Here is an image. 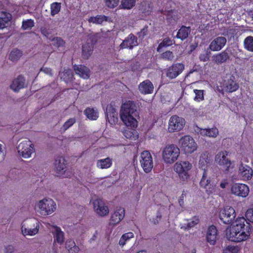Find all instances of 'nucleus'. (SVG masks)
Masks as SVG:
<instances>
[{
    "label": "nucleus",
    "mask_w": 253,
    "mask_h": 253,
    "mask_svg": "<svg viewBox=\"0 0 253 253\" xmlns=\"http://www.w3.org/2000/svg\"><path fill=\"white\" fill-rule=\"evenodd\" d=\"M245 216L247 219L244 217H238L233 225L226 228L225 235L229 241L241 243L250 238L252 226L247 220L253 223V209H248Z\"/></svg>",
    "instance_id": "f257e3e1"
},
{
    "label": "nucleus",
    "mask_w": 253,
    "mask_h": 253,
    "mask_svg": "<svg viewBox=\"0 0 253 253\" xmlns=\"http://www.w3.org/2000/svg\"><path fill=\"white\" fill-rule=\"evenodd\" d=\"M120 117L126 126L133 128L137 126V119L139 118V113L133 101H126L122 104Z\"/></svg>",
    "instance_id": "f03ea898"
},
{
    "label": "nucleus",
    "mask_w": 253,
    "mask_h": 253,
    "mask_svg": "<svg viewBox=\"0 0 253 253\" xmlns=\"http://www.w3.org/2000/svg\"><path fill=\"white\" fill-rule=\"evenodd\" d=\"M180 150L174 144L166 146L162 152V157L164 162L167 164H173L179 157Z\"/></svg>",
    "instance_id": "7ed1b4c3"
},
{
    "label": "nucleus",
    "mask_w": 253,
    "mask_h": 253,
    "mask_svg": "<svg viewBox=\"0 0 253 253\" xmlns=\"http://www.w3.org/2000/svg\"><path fill=\"white\" fill-rule=\"evenodd\" d=\"M35 208L41 214L46 215L55 211L56 205L52 199L44 198L36 204Z\"/></svg>",
    "instance_id": "20e7f679"
},
{
    "label": "nucleus",
    "mask_w": 253,
    "mask_h": 253,
    "mask_svg": "<svg viewBox=\"0 0 253 253\" xmlns=\"http://www.w3.org/2000/svg\"><path fill=\"white\" fill-rule=\"evenodd\" d=\"M40 223L36 218H30L22 226V231L24 235L33 236L39 231Z\"/></svg>",
    "instance_id": "39448f33"
},
{
    "label": "nucleus",
    "mask_w": 253,
    "mask_h": 253,
    "mask_svg": "<svg viewBox=\"0 0 253 253\" xmlns=\"http://www.w3.org/2000/svg\"><path fill=\"white\" fill-rule=\"evenodd\" d=\"M192 168V164L188 161H180L174 165V170L179 178L183 181L189 178V171Z\"/></svg>",
    "instance_id": "423d86ee"
},
{
    "label": "nucleus",
    "mask_w": 253,
    "mask_h": 253,
    "mask_svg": "<svg viewBox=\"0 0 253 253\" xmlns=\"http://www.w3.org/2000/svg\"><path fill=\"white\" fill-rule=\"evenodd\" d=\"M180 148L185 154H191L197 150V145L194 139L190 135L182 137L179 141Z\"/></svg>",
    "instance_id": "0eeeda50"
},
{
    "label": "nucleus",
    "mask_w": 253,
    "mask_h": 253,
    "mask_svg": "<svg viewBox=\"0 0 253 253\" xmlns=\"http://www.w3.org/2000/svg\"><path fill=\"white\" fill-rule=\"evenodd\" d=\"M236 214L234 208L226 206L221 210L219 213V217L221 221L225 224L231 223L235 219Z\"/></svg>",
    "instance_id": "6e6552de"
},
{
    "label": "nucleus",
    "mask_w": 253,
    "mask_h": 253,
    "mask_svg": "<svg viewBox=\"0 0 253 253\" xmlns=\"http://www.w3.org/2000/svg\"><path fill=\"white\" fill-rule=\"evenodd\" d=\"M228 152L226 151L219 152L215 157V162L225 171H229L231 168V162L227 157Z\"/></svg>",
    "instance_id": "1a4fd4ad"
},
{
    "label": "nucleus",
    "mask_w": 253,
    "mask_h": 253,
    "mask_svg": "<svg viewBox=\"0 0 253 253\" xmlns=\"http://www.w3.org/2000/svg\"><path fill=\"white\" fill-rule=\"evenodd\" d=\"M140 163L145 172L149 173L152 170L153 168V160L149 151L145 150L141 152Z\"/></svg>",
    "instance_id": "9d476101"
},
{
    "label": "nucleus",
    "mask_w": 253,
    "mask_h": 253,
    "mask_svg": "<svg viewBox=\"0 0 253 253\" xmlns=\"http://www.w3.org/2000/svg\"><path fill=\"white\" fill-rule=\"evenodd\" d=\"M97 41L96 36L94 35H90L88 36L86 43L82 46V57L84 59H88L91 55L93 46L95 44Z\"/></svg>",
    "instance_id": "9b49d317"
},
{
    "label": "nucleus",
    "mask_w": 253,
    "mask_h": 253,
    "mask_svg": "<svg viewBox=\"0 0 253 253\" xmlns=\"http://www.w3.org/2000/svg\"><path fill=\"white\" fill-rule=\"evenodd\" d=\"M185 125V119L176 115L172 116L169 122L168 130L169 132L180 131Z\"/></svg>",
    "instance_id": "f8f14e48"
},
{
    "label": "nucleus",
    "mask_w": 253,
    "mask_h": 253,
    "mask_svg": "<svg viewBox=\"0 0 253 253\" xmlns=\"http://www.w3.org/2000/svg\"><path fill=\"white\" fill-rule=\"evenodd\" d=\"M18 151L20 155L24 158H28L35 152L34 145L30 140H24L18 145Z\"/></svg>",
    "instance_id": "ddd939ff"
},
{
    "label": "nucleus",
    "mask_w": 253,
    "mask_h": 253,
    "mask_svg": "<svg viewBox=\"0 0 253 253\" xmlns=\"http://www.w3.org/2000/svg\"><path fill=\"white\" fill-rule=\"evenodd\" d=\"M250 192L249 186L243 183H234L231 187V192L232 194L242 198H245Z\"/></svg>",
    "instance_id": "4468645a"
},
{
    "label": "nucleus",
    "mask_w": 253,
    "mask_h": 253,
    "mask_svg": "<svg viewBox=\"0 0 253 253\" xmlns=\"http://www.w3.org/2000/svg\"><path fill=\"white\" fill-rule=\"evenodd\" d=\"M184 65L176 63L172 64L168 67L166 71V76L170 79H173L179 76L184 70Z\"/></svg>",
    "instance_id": "2eb2a0df"
},
{
    "label": "nucleus",
    "mask_w": 253,
    "mask_h": 253,
    "mask_svg": "<svg viewBox=\"0 0 253 253\" xmlns=\"http://www.w3.org/2000/svg\"><path fill=\"white\" fill-rule=\"evenodd\" d=\"M125 211L124 208L119 207L111 215L109 225L114 226L119 224L124 218Z\"/></svg>",
    "instance_id": "dca6fc26"
},
{
    "label": "nucleus",
    "mask_w": 253,
    "mask_h": 253,
    "mask_svg": "<svg viewBox=\"0 0 253 253\" xmlns=\"http://www.w3.org/2000/svg\"><path fill=\"white\" fill-rule=\"evenodd\" d=\"M138 39L132 33L129 34L120 45L121 49L128 48L132 49L138 45Z\"/></svg>",
    "instance_id": "f3484780"
},
{
    "label": "nucleus",
    "mask_w": 253,
    "mask_h": 253,
    "mask_svg": "<svg viewBox=\"0 0 253 253\" xmlns=\"http://www.w3.org/2000/svg\"><path fill=\"white\" fill-rule=\"evenodd\" d=\"M92 204L95 211L99 216H104L108 214V208L101 199H97L94 200Z\"/></svg>",
    "instance_id": "a211bd4d"
},
{
    "label": "nucleus",
    "mask_w": 253,
    "mask_h": 253,
    "mask_svg": "<svg viewBox=\"0 0 253 253\" xmlns=\"http://www.w3.org/2000/svg\"><path fill=\"white\" fill-rule=\"evenodd\" d=\"M223 86L227 92L231 93L237 90L239 87L238 83L233 75H229L224 81Z\"/></svg>",
    "instance_id": "6ab92c4d"
},
{
    "label": "nucleus",
    "mask_w": 253,
    "mask_h": 253,
    "mask_svg": "<svg viewBox=\"0 0 253 253\" xmlns=\"http://www.w3.org/2000/svg\"><path fill=\"white\" fill-rule=\"evenodd\" d=\"M105 113L107 120L109 124L113 125L117 123L118 120V113L111 103L107 105Z\"/></svg>",
    "instance_id": "aec40b11"
},
{
    "label": "nucleus",
    "mask_w": 253,
    "mask_h": 253,
    "mask_svg": "<svg viewBox=\"0 0 253 253\" xmlns=\"http://www.w3.org/2000/svg\"><path fill=\"white\" fill-rule=\"evenodd\" d=\"M226 39L223 37H218L211 42L209 48L211 51H218L220 50L226 44Z\"/></svg>",
    "instance_id": "412c9836"
},
{
    "label": "nucleus",
    "mask_w": 253,
    "mask_h": 253,
    "mask_svg": "<svg viewBox=\"0 0 253 253\" xmlns=\"http://www.w3.org/2000/svg\"><path fill=\"white\" fill-rule=\"evenodd\" d=\"M218 236V231L214 225L210 226L207 232L206 239L207 242L211 245L215 244Z\"/></svg>",
    "instance_id": "4be33fe9"
},
{
    "label": "nucleus",
    "mask_w": 253,
    "mask_h": 253,
    "mask_svg": "<svg viewBox=\"0 0 253 253\" xmlns=\"http://www.w3.org/2000/svg\"><path fill=\"white\" fill-rule=\"evenodd\" d=\"M75 73L78 75L80 77L87 79L90 77V71L89 69L84 65H74L73 66Z\"/></svg>",
    "instance_id": "5701e85b"
},
{
    "label": "nucleus",
    "mask_w": 253,
    "mask_h": 253,
    "mask_svg": "<svg viewBox=\"0 0 253 253\" xmlns=\"http://www.w3.org/2000/svg\"><path fill=\"white\" fill-rule=\"evenodd\" d=\"M239 173L244 180H248L252 178L253 175V169L248 165L241 163L239 168Z\"/></svg>",
    "instance_id": "b1692460"
},
{
    "label": "nucleus",
    "mask_w": 253,
    "mask_h": 253,
    "mask_svg": "<svg viewBox=\"0 0 253 253\" xmlns=\"http://www.w3.org/2000/svg\"><path fill=\"white\" fill-rule=\"evenodd\" d=\"M138 89L142 94H151L153 92L154 86L149 80H146L139 84Z\"/></svg>",
    "instance_id": "393cba45"
},
{
    "label": "nucleus",
    "mask_w": 253,
    "mask_h": 253,
    "mask_svg": "<svg viewBox=\"0 0 253 253\" xmlns=\"http://www.w3.org/2000/svg\"><path fill=\"white\" fill-rule=\"evenodd\" d=\"M211 160L212 157L211 155L207 152L201 154L199 160V165L203 171H207V167L210 164Z\"/></svg>",
    "instance_id": "a878e982"
},
{
    "label": "nucleus",
    "mask_w": 253,
    "mask_h": 253,
    "mask_svg": "<svg viewBox=\"0 0 253 253\" xmlns=\"http://www.w3.org/2000/svg\"><path fill=\"white\" fill-rule=\"evenodd\" d=\"M55 167L58 175L63 174L66 170V163L64 157L59 156L55 159Z\"/></svg>",
    "instance_id": "bb28decb"
},
{
    "label": "nucleus",
    "mask_w": 253,
    "mask_h": 253,
    "mask_svg": "<svg viewBox=\"0 0 253 253\" xmlns=\"http://www.w3.org/2000/svg\"><path fill=\"white\" fill-rule=\"evenodd\" d=\"M229 58V53L227 49L212 56L213 61L217 65H220L226 62Z\"/></svg>",
    "instance_id": "cd10ccee"
},
{
    "label": "nucleus",
    "mask_w": 253,
    "mask_h": 253,
    "mask_svg": "<svg viewBox=\"0 0 253 253\" xmlns=\"http://www.w3.org/2000/svg\"><path fill=\"white\" fill-rule=\"evenodd\" d=\"M25 79L22 75H19L14 80L10 85V87L15 91H18L19 89L24 87Z\"/></svg>",
    "instance_id": "c85d7f7f"
},
{
    "label": "nucleus",
    "mask_w": 253,
    "mask_h": 253,
    "mask_svg": "<svg viewBox=\"0 0 253 253\" xmlns=\"http://www.w3.org/2000/svg\"><path fill=\"white\" fill-rule=\"evenodd\" d=\"M198 133L204 136L216 137L218 134V130L215 127L211 128H200Z\"/></svg>",
    "instance_id": "c756f323"
},
{
    "label": "nucleus",
    "mask_w": 253,
    "mask_h": 253,
    "mask_svg": "<svg viewBox=\"0 0 253 253\" xmlns=\"http://www.w3.org/2000/svg\"><path fill=\"white\" fill-rule=\"evenodd\" d=\"M191 27L182 26L178 30L176 38L184 41L186 39L191 33Z\"/></svg>",
    "instance_id": "7c9ffc66"
},
{
    "label": "nucleus",
    "mask_w": 253,
    "mask_h": 253,
    "mask_svg": "<svg viewBox=\"0 0 253 253\" xmlns=\"http://www.w3.org/2000/svg\"><path fill=\"white\" fill-rule=\"evenodd\" d=\"M207 173L206 171H203L202 178L200 181V184L201 187L205 188L208 194L212 193L213 188L211 187L210 180L207 179Z\"/></svg>",
    "instance_id": "2f4dec72"
},
{
    "label": "nucleus",
    "mask_w": 253,
    "mask_h": 253,
    "mask_svg": "<svg viewBox=\"0 0 253 253\" xmlns=\"http://www.w3.org/2000/svg\"><path fill=\"white\" fill-rule=\"evenodd\" d=\"M84 114L90 120H96L99 117V113L97 109L91 107H87L84 111Z\"/></svg>",
    "instance_id": "473e14b6"
},
{
    "label": "nucleus",
    "mask_w": 253,
    "mask_h": 253,
    "mask_svg": "<svg viewBox=\"0 0 253 253\" xmlns=\"http://www.w3.org/2000/svg\"><path fill=\"white\" fill-rule=\"evenodd\" d=\"M123 135L127 138L132 140H135L138 138V132L135 129L126 128L123 131Z\"/></svg>",
    "instance_id": "72a5a7b5"
},
{
    "label": "nucleus",
    "mask_w": 253,
    "mask_h": 253,
    "mask_svg": "<svg viewBox=\"0 0 253 253\" xmlns=\"http://www.w3.org/2000/svg\"><path fill=\"white\" fill-rule=\"evenodd\" d=\"M96 165L98 168L101 169H108L112 165V160L109 157L98 160L97 162Z\"/></svg>",
    "instance_id": "f704fd0d"
},
{
    "label": "nucleus",
    "mask_w": 253,
    "mask_h": 253,
    "mask_svg": "<svg viewBox=\"0 0 253 253\" xmlns=\"http://www.w3.org/2000/svg\"><path fill=\"white\" fill-rule=\"evenodd\" d=\"M109 17L104 15H97L96 16H91L88 19L89 23L96 24H101L104 21H107Z\"/></svg>",
    "instance_id": "c9c22d12"
},
{
    "label": "nucleus",
    "mask_w": 253,
    "mask_h": 253,
    "mask_svg": "<svg viewBox=\"0 0 253 253\" xmlns=\"http://www.w3.org/2000/svg\"><path fill=\"white\" fill-rule=\"evenodd\" d=\"M65 247L69 253H78L79 251V247L76 245L75 242L72 240H68L66 242Z\"/></svg>",
    "instance_id": "e433bc0d"
},
{
    "label": "nucleus",
    "mask_w": 253,
    "mask_h": 253,
    "mask_svg": "<svg viewBox=\"0 0 253 253\" xmlns=\"http://www.w3.org/2000/svg\"><path fill=\"white\" fill-rule=\"evenodd\" d=\"M244 47L245 49L250 52H253V37L250 36L247 37L243 42Z\"/></svg>",
    "instance_id": "4c0bfd02"
},
{
    "label": "nucleus",
    "mask_w": 253,
    "mask_h": 253,
    "mask_svg": "<svg viewBox=\"0 0 253 253\" xmlns=\"http://www.w3.org/2000/svg\"><path fill=\"white\" fill-rule=\"evenodd\" d=\"M136 0H122L120 8L123 9H130L135 5Z\"/></svg>",
    "instance_id": "58836bf2"
},
{
    "label": "nucleus",
    "mask_w": 253,
    "mask_h": 253,
    "mask_svg": "<svg viewBox=\"0 0 253 253\" xmlns=\"http://www.w3.org/2000/svg\"><path fill=\"white\" fill-rule=\"evenodd\" d=\"M187 223L184 224V225L181 227V228H184L185 230H188L191 228L195 226L199 222L198 216H194L190 220H187Z\"/></svg>",
    "instance_id": "ea45409f"
},
{
    "label": "nucleus",
    "mask_w": 253,
    "mask_h": 253,
    "mask_svg": "<svg viewBox=\"0 0 253 253\" xmlns=\"http://www.w3.org/2000/svg\"><path fill=\"white\" fill-rule=\"evenodd\" d=\"M22 55V51L17 48L13 49L9 54V59L12 62L17 61Z\"/></svg>",
    "instance_id": "a19ab883"
},
{
    "label": "nucleus",
    "mask_w": 253,
    "mask_h": 253,
    "mask_svg": "<svg viewBox=\"0 0 253 253\" xmlns=\"http://www.w3.org/2000/svg\"><path fill=\"white\" fill-rule=\"evenodd\" d=\"M61 8V3L58 2H54L50 4V14L54 16L58 14Z\"/></svg>",
    "instance_id": "79ce46f5"
},
{
    "label": "nucleus",
    "mask_w": 253,
    "mask_h": 253,
    "mask_svg": "<svg viewBox=\"0 0 253 253\" xmlns=\"http://www.w3.org/2000/svg\"><path fill=\"white\" fill-rule=\"evenodd\" d=\"M172 41L169 37L164 39L160 42L157 48V51L159 52L161 51V49L164 47H168L172 45Z\"/></svg>",
    "instance_id": "37998d69"
},
{
    "label": "nucleus",
    "mask_w": 253,
    "mask_h": 253,
    "mask_svg": "<svg viewBox=\"0 0 253 253\" xmlns=\"http://www.w3.org/2000/svg\"><path fill=\"white\" fill-rule=\"evenodd\" d=\"M54 241L60 244H62L64 241V233L59 228L56 229V232L54 235Z\"/></svg>",
    "instance_id": "c03bdc74"
},
{
    "label": "nucleus",
    "mask_w": 253,
    "mask_h": 253,
    "mask_svg": "<svg viewBox=\"0 0 253 253\" xmlns=\"http://www.w3.org/2000/svg\"><path fill=\"white\" fill-rule=\"evenodd\" d=\"M134 237V234L132 232H127L124 234L121 237L119 241V245L120 246H124L126 244V242Z\"/></svg>",
    "instance_id": "a18cd8bd"
},
{
    "label": "nucleus",
    "mask_w": 253,
    "mask_h": 253,
    "mask_svg": "<svg viewBox=\"0 0 253 253\" xmlns=\"http://www.w3.org/2000/svg\"><path fill=\"white\" fill-rule=\"evenodd\" d=\"M34 21L30 19L22 21V29L24 30L31 29L34 26Z\"/></svg>",
    "instance_id": "49530a36"
},
{
    "label": "nucleus",
    "mask_w": 253,
    "mask_h": 253,
    "mask_svg": "<svg viewBox=\"0 0 253 253\" xmlns=\"http://www.w3.org/2000/svg\"><path fill=\"white\" fill-rule=\"evenodd\" d=\"M239 250L237 246L229 245L223 250V253H238Z\"/></svg>",
    "instance_id": "de8ad7c7"
},
{
    "label": "nucleus",
    "mask_w": 253,
    "mask_h": 253,
    "mask_svg": "<svg viewBox=\"0 0 253 253\" xmlns=\"http://www.w3.org/2000/svg\"><path fill=\"white\" fill-rule=\"evenodd\" d=\"M204 90L194 89V92L195 93L194 100L197 102H201L204 99Z\"/></svg>",
    "instance_id": "09e8293b"
},
{
    "label": "nucleus",
    "mask_w": 253,
    "mask_h": 253,
    "mask_svg": "<svg viewBox=\"0 0 253 253\" xmlns=\"http://www.w3.org/2000/svg\"><path fill=\"white\" fill-rule=\"evenodd\" d=\"M161 56L163 59L168 61H172L174 57L173 52L170 50L163 52Z\"/></svg>",
    "instance_id": "8fccbe9b"
},
{
    "label": "nucleus",
    "mask_w": 253,
    "mask_h": 253,
    "mask_svg": "<svg viewBox=\"0 0 253 253\" xmlns=\"http://www.w3.org/2000/svg\"><path fill=\"white\" fill-rule=\"evenodd\" d=\"M148 32V26L147 25H145L140 32L137 33L136 35L138 36V39L142 40L144 39L145 36L147 35Z\"/></svg>",
    "instance_id": "3c124183"
},
{
    "label": "nucleus",
    "mask_w": 253,
    "mask_h": 253,
    "mask_svg": "<svg viewBox=\"0 0 253 253\" xmlns=\"http://www.w3.org/2000/svg\"><path fill=\"white\" fill-rule=\"evenodd\" d=\"M72 77L73 75L72 71L70 70H67L63 72L61 79H63L65 82H68L72 79Z\"/></svg>",
    "instance_id": "603ef678"
},
{
    "label": "nucleus",
    "mask_w": 253,
    "mask_h": 253,
    "mask_svg": "<svg viewBox=\"0 0 253 253\" xmlns=\"http://www.w3.org/2000/svg\"><path fill=\"white\" fill-rule=\"evenodd\" d=\"M76 123L75 118H70L64 123L63 125L62 128L64 131H66L69 127L72 126Z\"/></svg>",
    "instance_id": "864d4df0"
},
{
    "label": "nucleus",
    "mask_w": 253,
    "mask_h": 253,
    "mask_svg": "<svg viewBox=\"0 0 253 253\" xmlns=\"http://www.w3.org/2000/svg\"><path fill=\"white\" fill-rule=\"evenodd\" d=\"M106 6L110 8H114L119 3V0H104Z\"/></svg>",
    "instance_id": "5fc2aeb1"
},
{
    "label": "nucleus",
    "mask_w": 253,
    "mask_h": 253,
    "mask_svg": "<svg viewBox=\"0 0 253 253\" xmlns=\"http://www.w3.org/2000/svg\"><path fill=\"white\" fill-rule=\"evenodd\" d=\"M52 41L54 42V45L57 47H63L65 44V41L60 37L54 38Z\"/></svg>",
    "instance_id": "6e6d98bb"
},
{
    "label": "nucleus",
    "mask_w": 253,
    "mask_h": 253,
    "mask_svg": "<svg viewBox=\"0 0 253 253\" xmlns=\"http://www.w3.org/2000/svg\"><path fill=\"white\" fill-rule=\"evenodd\" d=\"M211 52L207 51L206 53H201L199 55V59L201 61L206 62L210 59Z\"/></svg>",
    "instance_id": "4d7b16f0"
},
{
    "label": "nucleus",
    "mask_w": 253,
    "mask_h": 253,
    "mask_svg": "<svg viewBox=\"0 0 253 253\" xmlns=\"http://www.w3.org/2000/svg\"><path fill=\"white\" fill-rule=\"evenodd\" d=\"M9 17H7L6 18H0V29H3L6 27V23L10 20L11 18V16L9 14Z\"/></svg>",
    "instance_id": "13d9d810"
},
{
    "label": "nucleus",
    "mask_w": 253,
    "mask_h": 253,
    "mask_svg": "<svg viewBox=\"0 0 253 253\" xmlns=\"http://www.w3.org/2000/svg\"><path fill=\"white\" fill-rule=\"evenodd\" d=\"M185 197L186 194L184 193V191H183L182 194H181V196L180 197L178 200V203L180 206L182 207L184 205V199Z\"/></svg>",
    "instance_id": "bf43d9fd"
},
{
    "label": "nucleus",
    "mask_w": 253,
    "mask_h": 253,
    "mask_svg": "<svg viewBox=\"0 0 253 253\" xmlns=\"http://www.w3.org/2000/svg\"><path fill=\"white\" fill-rule=\"evenodd\" d=\"M5 156V152L2 149V145L0 144V161H2L4 159Z\"/></svg>",
    "instance_id": "052dcab7"
},
{
    "label": "nucleus",
    "mask_w": 253,
    "mask_h": 253,
    "mask_svg": "<svg viewBox=\"0 0 253 253\" xmlns=\"http://www.w3.org/2000/svg\"><path fill=\"white\" fill-rule=\"evenodd\" d=\"M14 252V247L11 245H9L5 247V252L6 253H12Z\"/></svg>",
    "instance_id": "680f3d73"
},
{
    "label": "nucleus",
    "mask_w": 253,
    "mask_h": 253,
    "mask_svg": "<svg viewBox=\"0 0 253 253\" xmlns=\"http://www.w3.org/2000/svg\"><path fill=\"white\" fill-rule=\"evenodd\" d=\"M162 216L160 213H158L155 219H153V223L154 224H157L159 223V221L161 220Z\"/></svg>",
    "instance_id": "e2e57ef3"
},
{
    "label": "nucleus",
    "mask_w": 253,
    "mask_h": 253,
    "mask_svg": "<svg viewBox=\"0 0 253 253\" xmlns=\"http://www.w3.org/2000/svg\"><path fill=\"white\" fill-rule=\"evenodd\" d=\"M45 73L49 75L50 76H52V71L51 69L50 68H45L43 69H42Z\"/></svg>",
    "instance_id": "0e129e2a"
},
{
    "label": "nucleus",
    "mask_w": 253,
    "mask_h": 253,
    "mask_svg": "<svg viewBox=\"0 0 253 253\" xmlns=\"http://www.w3.org/2000/svg\"><path fill=\"white\" fill-rule=\"evenodd\" d=\"M235 33V30L234 29H228L226 31V33L224 34L225 36H227L228 34L231 35H234Z\"/></svg>",
    "instance_id": "69168bd1"
},
{
    "label": "nucleus",
    "mask_w": 253,
    "mask_h": 253,
    "mask_svg": "<svg viewBox=\"0 0 253 253\" xmlns=\"http://www.w3.org/2000/svg\"><path fill=\"white\" fill-rule=\"evenodd\" d=\"M228 183L226 181L221 182L220 184V186L221 188H225Z\"/></svg>",
    "instance_id": "338daca9"
},
{
    "label": "nucleus",
    "mask_w": 253,
    "mask_h": 253,
    "mask_svg": "<svg viewBox=\"0 0 253 253\" xmlns=\"http://www.w3.org/2000/svg\"><path fill=\"white\" fill-rule=\"evenodd\" d=\"M41 32L42 34H44L45 35L46 34H47V32L46 30H45V29H42Z\"/></svg>",
    "instance_id": "774afa93"
}]
</instances>
